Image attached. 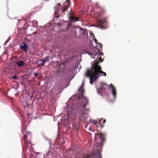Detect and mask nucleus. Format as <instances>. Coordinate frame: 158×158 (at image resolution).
I'll use <instances>...</instances> for the list:
<instances>
[{
    "instance_id": "nucleus-1",
    "label": "nucleus",
    "mask_w": 158,
    "mask_h": 158,
    "mask_svg": "<svg viewBox=\"0 0 158 158\" xmlns=\"http://www.w3.org/2000/svg\"><path fill=\"white\" fill-rule=\"evenodd\" d=\"M106 76V73L102 70H87L84 73L85 77L89 78L90 83L92 85L100 76Z\"/></svg>"
},
{
    "instance_id": "nucleus-2",
    "label": "nucleus",
    "mask_w": 158,
    "mask_h": 158,
    "mask_svg": "<svg viewBox=\"0 0 158 158\" xmlns=\"http://www.w3.org/2000/svg\"><path fill=\"white\" fill-rule=\"evenodd\" d=\"M30 136L31 138V136L30 133L27 132L26 133H24L23 139L24 140V146L23 147V151H26L29 156V157L31 158L33 156L34 151L32 147V144L31 139H28V137Z\"/></svg>"
},
{
    "instance_id": "nucleus-3",
    "label": "nucleus",
    "mask_w": 158,
    "mask_h": 158,
    "mask_svg": "<svg viewBox=\"0 0 158 158\" xmlns=\"http://www.w3.org/2000/svg\"><path fill=\"white\" fill-rule=\"evenodd\" d=\"M92 50L93 51L92 54H91L89 53L90 55H93L95 56L98 55L99 56H97L96 58V60L91 65L92 68L91 69H101L102 68L99 64V63L100 61L102 62L103 59L100 56H103V54L98 48H94Z\"/></svg>"
},
{
    "instance_id": "nucleus-4",
    "label": "nucleus",
    "mask_w": 158,
    "mask_h": 158,
    "mask_svg": "<svg viewBox=\"0 0 158 158\" xmlns=\"http://www.w3.org/2000/svg\"><path fill=\"white\" fill-rule=\"evenodd\" d=\"M106 12L104 8H101V9L98 12V15L96 16V24L95 27L102 28L104 27L103 25H106L107 23V18L104 17L100 19L101 15L105 13Z\"/></svg>"
},
{
    "instance_id": "nucleus-5",
    "label": "nucleus",
    "mask_w": 158,
    "mask_h": 158,
    "mask_svg": "<svg viewBox=\"0 0 158 158\" xmlns=\"http://www.w3.org/2000/svg\"><path fill=\"white\" fill-rule=\"evenodd\" d=\"M84 84H82L81 87L79 89L78 91L80 93V95L79 96V98H81L83 99V102L81 104V106L84 108L85 110L89 111L88 109L86 108V106L89 103V101L87 98L83 95L84 93V89H83Z\"/></svg>"
},
{
    "instance_id": "nucleus-6",
    "label": "nucleus",
    "mask_w": 158,
    "mask_h": 158,
    "mask_svg": "<svg viewBox=\"0 0 158 158\" xmlns=\"http://www.w3.org/2000/svg\"><path fill=\"white\" fill-rule=\"evenodd\" d=\"M70 6V0H66L63 4V6L60 8L62 12H64Z\"/></svg>"
},
{
    "instance_id": "nucleus-7",
    "label": "nucleus",
    "mask_w": 158,
    "mask_h": 158,
    "mask_svg": "<svg viewBox=\"0 0 158 158\" xmlns=\"http://www.w3.org/2000/svg\"><path fill=\"white\" fill-rule=\"evenodd\" d=\"M20 48L25 53H27L28 46L25 43H23L20 45Z\"/></svg>"
},
{
    "instance_id": "nucleus-8",
    "label": "nucleus",
    "mask_w": 158,
    "mask_h": 158,
    "mask_svg": "<svg viewBox=\"0 0 158 158\" xmlns=\"http://www.w3.org/2000/svg\"><path fill=\"white\" fill-rule=\"evenodd\" d=\"M111 88V91L112 94L114 98H115L117 95V93L115 88L112 84H110L109 86Z\"/></svg>"
},
{
    "instance_id": "nucleus-9",
    "label": "nucleus",
    "mask_w": 158,
    "mask_h": 158,
    "mask_svg": "<svg viewBox=\"0 0 158 158\" xmlns=\"http://www.w3.org/2000/svg\"><path fill=\"white\" fill-rule=\"evenodd\" d=\"M69 19L71 21L75 23V21H78V19L77 17L74 16L72 13H70L69 15Z\"/></svg>"
},
{
    "instance_id": "nucleus-10",
    "label": "nucleus",
    "mask_w": 158,
    "mask_h": 158,
    "mask_svg": "<svg viewBox=\"0 0 158 158\" xmlns=\"http://www.w3.org/2000/svg\"><path fill=\"white\" fill-rule=\"evenodd\" d=\"M16 64L17 66L19 67H23L24 65V62L23 61L20 60L19 61H17L16 62Z\"/></svg>"
},
{
    "instance_id": "nucleus-11",
    "label": "nucleus",
    "mask_w": 158,
    "mask_h": 158,
    "mask_svg": "<svg viewBox=\"0 0 158 158\" xmlns=\"http://www.w3.org/2000/svg\"><path fill=\"white\" fill-rule=\"evenodd\" d=\"M99 138L100 139L101 142L102 141L103 143L105 140V135L102 133H100L98 134Z\"/></svg>"
},
{
    "instance_id": "nucleus-12",
    "label": "nucleus",
    "mask_w": 158,
    "mask_h": 158,
    "mask_svg": "<svg viewBox=\"0 0 158 158\" xmlns=\"http://www.w3.org/2000/svg\"><path fill=\"white\" fill-rule=\"evenodd\" d=\"M60 3H58L57 4V5L56 6H55V10L56 12L55 13V14L56 15L57 13V12L59 10V8L60 6Z\"/></svg>"
},
{
    "instance_id": "nucleus-13",
    "label": "nucleus",
    "mask_w": 158,
    "mask_h": 158,
    "mask_svg": "<svg viewBox=\"0 0 158 158\" xmlns=\"http://www.w3.org/2000/svg\"><path fill=\"white\" fill-rule=\"evenodd\" d=\"M81 65L80 64H76L73 69H81Z\"/></svg>"
},
{
    "instance_id": "nucleus-14",
    "label": "nucleus",
    "mask_w": 158,
    "mask_h": 158,
    "mask_svg": "<svg viewBox=\"0 0 158 158\" xmlns=\"http://www.w3.org/2000/svg\"><path fill=\"white\" fill-rule=\"evenodd\" d=\"M49 57H47L44 59H42L41 61L43 63V65H44V64L46 62L48 61L49 60H48V58Z\"/></svg>"
},
{
    "instance_id": "nucleus-15",
    "label": "nucleus",
    "mask_w": 158,
    "mask_h": 158,
    "mask_svg": "<svg viewBox=\"0 0 158 158\" xmlns=\"http://www.w3.org/2000/svg\"><path fill=\"white\" fill-rule=\"evenodd\" d=\"M95 6L96 7L98 8H101V6L98 3H96L95 4Z\"/></svg>"
},
{
    "instance_id": "nucleus-16",
    "label": "nucleus",
    "mask_w": 158,
    "mask_h": 158,
    "mask_svg": "<svg viewBox=\"0 0 158 158\" xmlns=\"http://www.w3.org/2000/svg\"><path fill=\"white\" fill-rule=\"evenodd\" d=\"M72 25L71 22H70L69 24L67 25V29H69V28L71 27Z\"/></svg>"
},
{
    "instance_id": "nucleus-17",
    "label": "nucleus",
    "mask_w": 158,
    "mask_h": 158,
    "mask_svg": "<svg viewBox=\"0 0 158 158\" xmlns=\"http://www.w3.org/2000/svg\"><path fill=\"white\" fill-rule=\"evenodd\" d=\"M97 123V121L95 120H93L92 122V123L94 125H96Z\"/></svg>"
},
{
    "instance_id": "nucleus-18",
    "label": "nucleus",
    "mask_w": 158,
    "mask_h": 158,
    "mask_svg": "<svg viewBox=\"0 0 158 158\" xmlns=\"http://www.w3.org/2000/svg\"><path fill=\"white\" fill-rule=\"evenodd\" d=\"M17 76H14V77H12V79H17Z\"/></svg>"
},
{
    "instance_id": "nucleus-19",
    "label": "nucleus",
    "mask_w": 158,
    "mask_h": 158,
    "mask_svg": "<svg viewBox=\"0 0 158 158\" xmlns=\"http://www.w3.org/2000/svg\"><path fill=\"white\" fill-rule=\"evenodd\" d=\"M94 41H95V43L97 44L98 43V41H97V40L96 39H94Z\"/></svg>"
},
{
    "instance_id": "nucleus-20",
    "label": "nucleus",
    "mask_w": 158,
    "mask_h": 158,
    "mask_svg": "<svg viewBox=\"0 0 158 158\" xmlns=\"http://www.w3.org/2000/svg\"><path fill=\"white\" fill-rule=\"evenodd\" d=\"M34 75L35 77L37 76L38 75V73H35Z\"/></svg>"
},
{
    "instance_id": "nucleus-21",
    "label": "nucleus",
    "mask_w": 158,
    "mask_h": 158,
    "mask_svg": "<svg viewBox=\"0 0 158 158\" xmlns=\"http://www.w3.org/2000/svg\"><path fill=\"white\" fill-rule=\"evenodd\" d=\"M83 158H90V156H87L86 157H84Z\"/></svg>"
},
{
    "instance_id": "nucleus-22",
    "label": "nucleus",
    "mask_w": 158,
    "mask_h": 158,
    "mask_svg": "<svg viewBox=\"0 0 158 158\" xmlns=\"http://www.w3.org/2000/svg\"><path fill=\"white\" fill-rule=\"evenodd\" d=\"M103 85V86H106L107 85L106 84H105V83L103 84V85Z\"/></svg>"
},
{
    "instance_id": "nucleus-23",
    "label": "nucleus",
    "mask_w": 158,
    "mask_h": 158,
    "mask_svg": "<svg viewBox=\"0 0 158 158\" xmlns=\"http://www.w3.org/2000/svg\"><path fill=\"white\" fill-rule=\"evenodd\" d=\"M99 47L100 48H102V45H100L99 46Z\"/></svg>"
},
{
    "instance_id": "nucleus-24",
    "label": "nucleus",
    "mask_w": 158,
    "mask_h": 158,
    "mask_svg": "<svg viewBox=\"0 0 158 158\" xmlns=\"http://www.w3.org/2000/svg\"><path fill=\"white\" fill-rule=\"evenodd\" d=\"M103 120V119H102V118H101V119H100V122H101V121H102V120Z\"/></svg>"
},
{
    "instance_id": "nucleus-25",
    "label": "nucleus",
    "mask_w": 158,
    "mask_h": 158,
    "mask_svg": "<svg viewBox=\"0 0 158 158\" xmlns=\"http://www.w3.org/2000/svg\"><path fill=\"white\" fill-rule=\"evenodd\" d=\"M105 122H106V120H104L103 122L104 124Z\"/></svg>"
},
{
    "instance_id": "nucleus-26",
    "label": "nucleus",
    "mask_w": 158,
    "mask_h": 158,
    "mask_svg": "<svg viewBox=\"0 0 158 158\" xmlns=\"http://www.w3.org/2000/svg\"><path fill=\"white\" fill-rule=\"evenodd\" d=\"M91 57L92 58H95V57L94 56L93 57V56H91Z\"/></svg>"
},
{
    "instance_id": "nucleus-27",
    "label": "nucleus",
    "mask_w": 158,
    "mask_h": 158,
    "mask_svg": "<svg viewBox=\"0 0 158 158\" xmlns=\"http://www.w3.org/2000/svg\"><path fill=\"white\" fill-rule=\"evenodd\" d=\"M99 158H101V157L100 156Z\"/></svg>"
}]
</instances>
